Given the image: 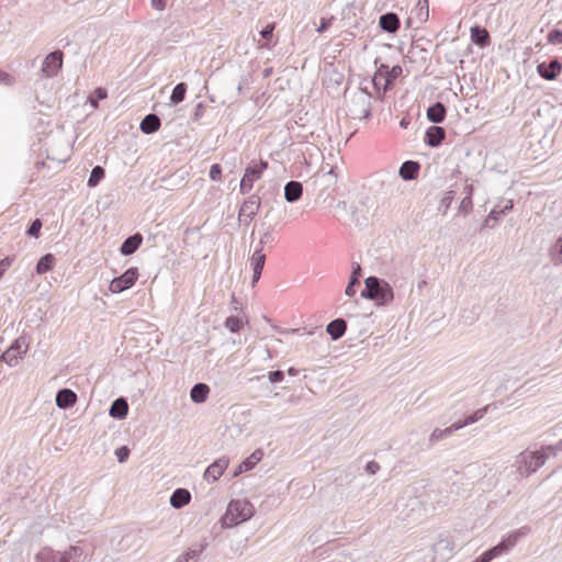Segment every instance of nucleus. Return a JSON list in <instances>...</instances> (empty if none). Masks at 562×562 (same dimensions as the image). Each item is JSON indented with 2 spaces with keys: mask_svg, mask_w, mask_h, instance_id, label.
<instances>
[{
  "mask_svg": "<svg viewBox=\"0 0 562 562\" xmlns=\"http://www.w3.org/2000/svg\"><path fill=\"white\" fill-rule=\"evenodd\" d=\"M276 243V235L273 232V227L269 226L267 231L261 235L258 247L256 249L263 250L265 246H272Z\"/></svg>",
  "mask_w": 562,
  "mask_h": 562,
  "instance_id": "ea45409f",
  "label": "nucleus"
},
{
  "mask_svg": "<svg viewBox=\"0 0 562 562\" xmlns=\"http://www.w3.org/2000/svg\"><path fill=\"white\" fill-rule=\"evenodd\" d=\"M486 413H487V406L475 411L473 414H471L467 418H464L462 420H458L457 423H458V425H462V428H463L468 425L479 422L480 419H482L485 416Z\"/></svg>",
  "mask_w": 562,
  "mask_h": 562,
  "instance_id": "79ce46f5",
  "label": "nucleus"
},
{
  "mask_svg": "<svg viewBox=\"0 0 562 562\" xmlns=\"http://www.w3.org/2000/svg\"><path fill=\"white\" fill-rule=\"evenodd\" d=\"M454 194L456 192L453 190L447 191L440 201V205L443 206L446 210L449 209L454 199Z\"/></svg>",
  "mask_w": 562,
  "mask_h": 562,
  "instance_id": "052dcab7",
  "label": "nucleus"
},
{
  "mask_svg": "<svg viewBox=\"0 0 562 562\" xmlns=\"http://www.w3.org/2000/svg\"><path fill=\"white\" fill-rule=\"evenodd\" d=\"M137 278V268H130L123 274L114 277L111 281H136Z\"/></svg>",
  "mask_w": 562,
  "mask_h": 562,
  "instance_id": "de8ad7c7",
  "label": "nucleus"
},
{
  "mask_svg": "<svg viewBox=\"0 0 562 562\" xmlns=\"http://www.w3.org/2000/svg\"><path fill=\"white\" fill-rule=\"evenodd\" d=\"M528 532L527 528H521L510 532L507 537L503 538L496 546L490 548L483 552L474 562H491L493 559L507 553L512 548L516 546L518 540L526 536Z\"/></svg>",
  "mask_w": 562,
  "mask_h": 562,
  "instance_id": "39448f33",
  "label": "nucleus"
},
{
  "mask_svg": "<svg viewBox=\"0 0 562 562\" xmlns=\"http://www.w3.org/2000/svg\"><path fill=\"white\" fill-rule=\"evenodd\" d=\"M528 532L527 528H521L510 532L507 537L503 538L496 546L490 548L483 552L474 562H491L493 559L507 553L512 548L516 546L518 540L526 536Z\"/></svg>",
  "mask_w": 562,
  "mask_h": 562,
  "instance_id": "0eeeda50",
  "label": "nucleus"
},
{
  "mask_svg": "<svg viewBox=\"0 0 562 562\" xmlns=\"http://www.w3.org/2000/svg\"><path fill=\"white\" fill-rule=\"evenodd\" d=\"M548 456L542 448L540 451H524L518 454L516 464L521 475L528 476L541 468Z\"/></svg>",
  "mask_w": 562,
  "mask_h": 562,
  "instance_id": "6e6552de",
  "label": "nucleus"
},
{
  "mask_svg": "<svg viewBox=\"0 0 562 562\" xmlns=\"http://www.w3.org/2000/svg\"><path fill=\"white\" fill-rule=\"evenodd\" d=\"M191 501V494L186 488H177L170 496V505L176 508L180 509L189 502Z\"/></svg>",
  "mask_w": 562,
  "mask_h": 562,
  "instance_id": "cd10ccee",
  "label": "nucleus"
},
{
  "mask_svg": "<svg viewBox=\"0 0 562 562\" xmlns=\"http://www.w3.org/2000/svg\"><path fill=\"white\" fill-rule=\"evenodd\" d=\"M42 226V221L40 218H35L26 229V235L30 237L38 238Z\"/></svg>",
  "mask_w": 562,
  "mask_h": 562,
  "instance_id": "09e8293b",
  "label": "nucleus"
},
{
  "mask_svg": "<svg viewBox=\"0 0 562 562\" xmlns=\"http://www.w3.org/2000/svg\"><path fill=\"white\" fill-rule=\"evenodd\" d=\"M36 558L38 562H63L59 551H53L47 548L40 551Z\"/></svg>",
  "mask_w": 562,
  "mask_h": 562,
  "instance_id": "e433bc0d",
  "label": "nucleus"
},
{
  "mask_svg": "<svg viewBox=\"0 0 562 562\" xmlns=\"http://www.w3.org/2000/svg\"><path fill=\"white\" fill-rule=\"evenodd\" d=\"M259 190L262 191L261 195L251 194L240 205L238 220L246 226L249 225L258 214L261 203H266L269 195L273 198L279 193V186L274 182H270L268 188L261 186Z\"/></svg>",
  "mask_w": 562,
  "mask_h": 562,
  "instance_id": "f03ea898",
  "label": "nucleus"
},
{
  "mask_svg": "<svg viewBox=\"0 0 562 562\" xmlns=\"http://www.w3.org/2000/svg\"><path fill=\"white\" fill-rule=\"evenodd\" d=\"M26 349H27L26 346H24V348H22V344L18 339L11 345V347L8 350H5L1 355L0 359L2 361H4L5 363H8L10 367H14L18 364V362L22 358V356L26 352Z\"/></svg>",
  "mask_w": 562,
  "mask_h": 562,
  "instance_id": "4468645a",
  "label": "nucleus"
},
{
  "mask_svg": "<svg viewBox=\"0 0 562 562\" xmlns=\"http://www.w3.org/2000/svg\"><path fill=\"white\" fill-rule=\"evenodd\" d=\"M134 283H104L108 291L112 294H119L130 289Z\"/></svg>",
  "mask_w": 562,
  "mask_h": 562,
  "instance_id": "8fccbe9b",
  "label": "nucleus"
},
{
  "mask_svg": "<svg viewBox=\"0 0 562 562\" xmlns=\"http://www.w3.org/2000/svg\"><path fill=\"white\" fill-rule=\"evenodd\" d=\"M461 428H462V425H458V423L456 422L445 429H439V428L434 429V431L430 434V437H429V446H434L438 441H441V440L450 437L454 431H457Z\"/></svg>",
  "mask_w": 562,
  "mask_h": 562,
  "instance_id": "4be33fe9",
  "label": "nucleus"
},
{
  "mask_svg": "<svg viewBox=\"0 0 562 562\" xmlns=\"http://www.w3.org/2000/svg\"><path fill=\"white\" fill-rule=\"evenodd\" d=\"M419 169L417 161L406 160L400 167L398 175L403 180H414L418 177Z\"/></svg>",
  "mask_w": 562,
  "mask_h": 562,
  "instance_id": "5701e85b",
  "label": "nucleus"
},
{
  "mask_svg": "<svg viewBox=\"0 0 562 562\" xmlns=\"http://www.w3.org/2000/svg\"><path fill=\"white\" fill-rule=\"evenodd\" d=\"M528 532L527 528H521L510 532L507 537L503 538L496 546L490 548L483 552L474 562H491L493 559L507 553L512 548L516 546L518 540L526 536Z\"/></svg>",
  "mask_w": 562,
  "mask_h": 562,
  "instance_id": "20e7f679",
  "label": "nucleus"
},
{
  "mask_svg": "<svg viewBox=\"0 0 562 562\" xmlns=\"http://www.w3.org/2000/svg\"><path fill=\"white\" fill-rule=\"evenodd\" d=\"M347 323L341 317L331 321L326 327V331L333 340L340 339L345 335Z\"/></svg>",
  "mask_w": 562,
  "mask_h": 562,
  "instance_id": "a878e982",
  "label": "nucleus"
},
{
  "mask_svg": "<svg viewBox=\"0 0 562 562\" xmlns=\"http://www.w3.org/2000/svg\"><path fill=\"white\" fill-rule=\"evenodd\" d=\"M266 255L261 252V249H255L251 257L252 265V277L251 281H259L261 272L263 270Z\"/></svg>",
  "mask_w": 562,
  "mask_h": 562,
  "instance_id": "bb28decb",
  "label": "nucleus"
},
{
  "mask_svg": "<svg viewBox=\"0 0 562 562\" xmlns=\"http://www.w3.org/2000/svg\"><path fill=\"white\" fill-rule=\"evenodd\" d=\"M270 383H279L282 382L284 379V372L281 370L270 371L267 375Z\"/></svg>",
  "mask_w": 562,
  "mask_h": 562,
  "instance_id": "4d7b16f0",
  "label": "nucleus"
},
{
  "mask_svg": "<svg viewBox=\"0 0 562 562\" xmlns=\"http://www.w3.org/2000/svg\"><path fill=\"white\" fill-rule=\"evenodd\" d=\"M83 551L79 546H71L68 550L60 552L63 562H79Z\"/></svg>",
  "mask_w": 562,
  "mask_h": 562,
  "instance_id": "72a5a7b5",
  "label": "nucleus"
},
{
  "mask_svg": "<svg viewBox=\"0 0 562 562\" xmlns=\"http://www.w3.org/2000/svg\"><path fill=\"white\" fill-rule=\"evenodd\" d=\"M379 25L387 33H395L400 29V18L396 13L387 12L380 16Z\"/></svg>",
  "mask_w": 562,
  "mask_h": 562,
  "instance_id": "aec40b11",
  "label": "nucleus"
},
{
  "mask_svg": "<svg viewBox=\"0 0 562 562\" xmlns=\"http://www.w3.org/2000/svg\"><path fill=\"white\" fill-rule=\"evenodd\" d=\"M63 57L64 55L60 50L49 53L42 64L41 72L47 78L56 76L61 69Z\"/></svg>",
  "mask_w": 562,
  "mask_h": 562,
  "instance_id": "9b49d317",
  "label": "nucleus"
},
{
  "mask_svg": "<svg viewBox=\"0 0 562 562\" xmlns=\"http://www.w3.org/2000/svg\"><path fill=\"white\" fill-rule=\"evenodd\" d=\"M243 319L238 316H229L225 321V327L232 333H238L241 328Z\"/></svg>",
  "mask_w": 562,
  "mask_h": 562,
  "instance_id": "a18cd8bd",
  "label": "nucleus"
},
{
  "mask_svg": "<svg viewBox=\"0 0 562 562\" xmlns=\"http://www.w3.org/2000/svg\"><path fill=\"white\" fill-rule=\"evenodd\" d=\"M105 170L101 166H95L92 168L90 177L88 179V187L94 188L97 187L104 178Z\"/></svg>",
  "mask_w": 562,
  "mask_h": 562,
  "instance_id": "4c0bfd02",
  "label": "nucleus"
},
{
  "mask_svg": "<svg viewBox=\"0 0 562 562\" xmlns=\"http://www.w3.org/2000/svg\"><path fill=\"white\" fill-rule=\"evenodd\" d=\"M187 89L188 86L184 82L176 85L170 95V102L175 105L182 102L186 98Z\"/></svg>",
  "mask_w": 562,
  "mask_h": 562,
  "instance_id": "c9c22d12",
  "label": "nucleus"
},
{
  "mask_svg": "<svg viewBox=\"0 0 562 562\" xmlns=\"http://www.w3.org/2000/svg\"><path fill=\"white\" fill-rule=\"evenodd\" d=\"M432 551L435 555L438 557V561L443 562L450 559L453 551V544L449 539L441 538L432 546Z\"/></svg>",
  "mask_w": 562,
  "mask_h": 562,
  "instance_id": "dca6fc26",
  "label": "nucleus"
},
{
  "mask_svg": "<svg viewBox=\"0 0 562 562\" xmlns=\"http://www.w3.org/2000/svg\"><path fill=\"white\" fill-rule=\"evenodd\" d=\"M160 127V119L156 114H147L140 122L139 128L144 134H153Z\"/></svg>",
  "mask_w": 562,
  "mask_h": 562,
  "instance_id": "c756f323",
  "label": "nucleus"
},
{
  "mask_svg": "<svg viewBox=\"0 0 562 562\" xmlns=\"http://www.w3.org/2000/svg\"><path fill=\"white\" fill-rule=\"evenodd\" d=\"M550 256L555 265H562V237H559L550 248Z\"/></svg>",
  "mask_w": 562,
  "mask_h": 562,
  "instance_id": "37998d69",
  "label": "nucleus"
},
{
  "mask_svg": "<svg viewBox=\"0 0 562 562\" xmlns=\"http://www.w3.org/2000/svg\"><path fill=\"white\" fill-rule=\"evenodd\" d=\"M473 209V201L471 196H464L460 203L459 212H463L464 215L469 214Z\"/></svg>",
  "mask_w": 562,
  "mask_h": 562,
  "instance_id": "864d4df0",
  "label": "nucleus"
},
{
  "mask_svg": "<svg viewBox=\"0 0 562 562\" xmlns=\"http://www.w3.org/2000/svg\"><path fill=\"white\" fill-rule=\"evenodd\" d=\"M268 168V162L261 160L259 164L250 165L245 169L244 176L239 183V192L241 194H248L254 183L259 180L263 171Z\"/></svg>",
  "mask_w": 562,
  "mask_h": 562,
  "instance_id": "9d476101",
  "label": "nucleus"
},
{
  "mask_svg": "<svg viewBox=\"0 0 562 562\" xmlns=\"http://www.w3.org/2000/svg\"><path fill=\"white\" fill-rule=\"evenodd\" d=\"M109 414L116 419H124L128 414V404L124 397H117L110 406Z\"/></svg>",
  "mask_w": 562,
  "mask_h": 562,
  "instance_id": "393cba45",
  "label": "nucleus"
},
{
  "mask_svg": "<svg viewBox=\"0 0 562 562\" xmlns=\"http://www.w3.org/2000/svg\"><path fill=\"white\" fill-rule=\"evenodd\" d=\"M273 30H274V25L273 24L266 25L261 30V32H260L261 37L267 40V41H270L272 38V35H273Z\"/></svg>",
  "mask_w": 562,
  "mask_h": 562,
  "instance_id": "680f3d73",
  "label": "nucleus"
},
{
  "mask_svg": "<svg viewBox=\"0 0 562 562\" xmlns=\"http://www.w3.org/2000/svg\"><path fill=\"white\" fill-rule=\"evenodd\" d=\"M261 450H255L248 458H246L234 471L233 477L240 475L244 472L250 471L262 458Z\"/></svg>",
  "mask_w": 562,
  "mask_h": 562,
  "instance_id": "6ab92c4d",
  "label": "nucleus"
},
{
  "mask_svg": "<svg viewBox=\"0 0 562 562\" xmlns=\"http://www.w3.org/2000/svg\"><path fill=\"white\" fill-rule=\"evenodd\" d=\"M143 243V236L139 233H136L130 237H127L121 245L120 251L124 256H130L134 254Z\"/></svg>",
  "mask_w": 562,
  "mask_h": 562,
  "instance_id": "412c9836",
  "label": "nucleus"
},
{
  "mask_svg": "<svg viewBox=\"0 0 562 562\" xmlns=\"http://www.w3.org/2000/svg\"><path fill=\"white\" fill-rule=\"evenodd\" d=\"M366 286L361 291V296L373 301L376 305H386L393 297V290L390 283H364Z\"/></svg>",
  "mask_w": 562,
  "mask_h": 562,
  "instance_id": "1a4fd4ad",
  "label": "nucleus"
},
{
  "mask_svg": "<svg viewBox=\"0 0 562 562\" xmlns=\"http://www.w3.org/2000/svg\"><path fill=\"white\" fill-rule=\"evenodd\" d=\"M414 13L419 23H425L429 18V0H417Z\"/></svg>",
  "mask_w": 562,
  "mask_h": 562,
  "instance_id": "473e14b6",
  "label": "nucleus"
},
{
  "mask_svg": "<svg viewBox=\"0 0 562 562\" xmlns=\"http://www.w3.org/2000/svg\"><path fill=\"white\" fill-rule=\"evenodd\" d=\"M425 496H427L425 484L418 483L407 486L396 501V509L402 518L412 521L422 518L427 513L423 505L426 502Z\"/></svg>",
  "mask_w": 562,
  "mask_h": 562,
  "instance_id": "f257e3e1",
  "label": "nucleus"
},
{
  "mask_svg": "<svg viewBox=\"0 0 562 562\" xmlns=\"http://www.w3.org/2000/svg\"><path fill=\"white\" fill-rule=\"evenodd\" d=\"M425 491L427 496H425V503H423L426 512L435 510L437 508V504L440 503L439 501V493L438 490L435 488L431 485H425Z\"/></svg>",
  "mask_w": 562,
  "mask_h": 562,
  "instance_id": "2f4dec72",
  "label": "nucleus"
},
{
  "mask_svg": "<svg viewBox=\"0 0 562 562\" xmlns=\"http://www.w3.org/2000/svg\"><path fill=\"white\" fill-rule=\"evenodd\" d=\"M303 194V184L291 180L284 186V199L289 203L297 202Z\"/></svg>",
  "mask_w": 562,
  "mask_h": 562,
  "instance_id": "a211bd4d",
  "label": "nucleus"
},
{
  "mask_svg": "<svg viewBox=\"0 0 562 562\" xmlns=\"http://www.w3.org/2000/svg\"><path fill=\"white\" fill-rule=\"evenodd\" d=\"M229 464V459L226 458V457H222L217 460H215L213 463H211L203 476L204 479L207 481V482H216L221 476L222 474L225 472V470L227 469Z\"/></svg>",
  "mask_w": 562,
  "mask_h": 562,
  "instance_id": "ddd939ff",
  "label": "nucleus"
},
{
  "mask_svg": "<svg viewBox=\"0 0 562 562\" xmlns=\"http://www.w3.org/2000/svg\"><path fill=\"white\" fill-rule=\"evenodd\" d=\"M471 41L483 48L490 45L491 36L484 27L473 26L471 29Z\"/></svg>",
  "mask_w": 562,
  "mask_h": 562,
  "instance_id": "c85d7f7f",
  "label": "nucleus"
},
{
  "mask_svg": "<svg viewBox=\"0 0 562 562\" xmlns=\"http://www.w3.org/2000/svg\"><path fill=\"white\" fill-rule=\"evenodd\" d=\"M209 176L211 180L213 181H221L222 180V167L218 164H214L210 168Z\"/></svg>",
  "mask_w": 562,
  "mask_h": 562,
  "instance_id": "5fc2aeb1",
  "label": "nucleus"
},
{
  "mask_svg": "<svg viewBox=\"0 0 562 562\" xmlns=\"http://www.w3.org/2000/svg\"><path fill=\"white\" fill-rule=\"evenodd\" d=\"M254 506L247 499H233L228 503L226 513L222 518V526L232 528L249 520L254 516Z\"/></svg>",
  "mask_w": 562,
  "mask_h": 562,
  "instance_id": "7ed1b4c3",
  "label": "nucleus"
},
{
  "mask_svg": "<svg viewBox=\"0 0 562 562\" xmlns=\"http://www.w3.org/2000/svg\"><path fill=\"white\" fill-rule=\"evenodd\" d=\"M203 551V547H196L189 549L184 554L177 559V562H198L200 554Z\"/></svg>",
  "mask_w": 562,
  "mask_h": 562,
  "instance_id": "a19ab883",
  "label": "nucleus"
},
{
  "mask_svg": "<svg viewBox=\"0 0 562 562\" xmlns=\"http://www.w3.org/2000/svg\"><path fill=\"white\" fill-rule=\"evenodd\" d=\"M232 310L235 312H239L243 310V303L236 296L235 292L232 293Z\"/></svg>",
  "mask_w": 562,
  "mask_h": 562,
  "instance_id": "0e129e2a",
  "label": "nucleus"
},
{
  "mask_svg": "<svg viewBox=\"0 0 562 562\" xmlns=\"http://www.w3.org/2000/svg\"><path fill=\"white\" fill-rule=\"evenodd\" d=\"M537 74L544 80L552 81L558 78L562 71V63L559 58H553L549 63L542 61L537 65Z\"/></svg>",
  "mask_w": 562,
  "mask_h": 562,
  "instance_id": "f8f14e48",
  "label": "nucleus"
},
{
  "mask_svg": "<svg viewBox=\"0 0 562 562\" xmlns=\"http://www.w3.org/2000/svg\"><path fill=\"white\" fill-rule=\"evenodd\" d=\"M150 3L154 9L162 11L166 8L167 0H150Z\"/></svg>",
  "mask_w": 562,
  "mask_h": 562,
  "instance_id": "338daca9",
  "label": "nucleus"
},
{
  "mask_svg": "<svg viewBox=\"0 0 562 562\" xmlns=\"http://www.w3.org/2000/svg\"><path fill=\"white\" fill-rule=\"evenodd\" d=\"M447 115V109L443 103L436 102L427 109V119L435 124L442 123Z\"/></svg>",
  "mask_w": 562,
  "mask_h": 562,
  "instance_id": "b1692460",
  "label": "nucleus"
},
{
  "mask_svg": "<svg viewBox=\"0 0 562 562\" xmlns=\"http://www.w3.org/2000/svg\"><path fill=\"white\" fill-rule=\"evenodd\" d=\"M210 387L205 383H196L190 391V397L192 402L196 404L204 403L207 400Z\"/></svg>",
  "mask_w": 562,
  "mask_h": 562,
  "instance_id": "7c9ffc66",
  "label": "nucleus"
},
{
  "mask_svg": "<svg viewBox=\"0 0 562 562\" xmlns=\"http://www.w3.org/2000/svg\"><path fill=\"white\" fill-rule=\"evenodd\" d=\"M543 449H544V452L547 453L548 458L550 456H557L558 452L562 451V439L559 440L554 445H549L547 447H543Z\"/></svg>",
  "mask_w": 562,
  "mask_h": 562,
  "instance_id": "6e6d98bb",
  "label": "nucleus"
},
{
  "mask_svg": "<svg viewBox=\"0 0 562 562\" xmlns=\"http://www.w3.org/2000/svg\"><path fill=\"white\" fill-rule=\"evenodd\" d=\"M115 456L120 463L125 462L130 457V449L126 446H122L115 450Z\"/></svg>",
  "mask_w": 562,
  "mask_h": 562,
  "instance_id": "13d9d810",
  "label": "nucleus"
},
{
  "mask_svg": "<svg viewBox=\"0 0 562 562\" xmlns=\"http://www.w3.org/2000/svg\"><path fill=\"white\" fill-rule=\"evenodd\" d=\"M362 277V269L361 266L357 262H352V270L349 277L348 281H359V279Z\"/></svg>",
  "mask_w": 562,
  "mask_h": 562,
  "instance_id": "bf43d9fd",
  "label": "nucleus"
},
{
  "mask_svg": "<svg viewBox=\"0 0 562 562\" xmlns=\"http://www.w3.org/2000/svg\"><path fill=\"white\" fill-rule=\"evenodd\" d=\"M56 405L61 409L72 407L77 402V394L70 389H61L56 394Z\"/></svg>",
  "mask_w": 562,
  "mask_h": 562,
  "instance_id": "f3484780",
  "label": "nucleus"
},
{
  "mask_svg": "<svg viewBox=\"0 0 562 562\" xmlns=\"http://www.w3.org/2000/svg\"><path fill=\"white\" fill-rule=\"evenodd\" d=\"M55 257L52 254L44 255L36 265V272L42 274L49 270H52L54 263H55Z\"/></svg>",
  "mask_w": 562,
  "mask_h": 562,
  "instance_id": "f704fd0d",
  "label": "nucleus"
},
{
  "mask_svg": "<svg viewBox=\"0 0 562 562\" xmlns=\"http://www.w3.org/2000/svg\"><path fill=\"white\" fill-rule=\"evenodd\" d=\"M361 285V283H348L347 288H346V294L348 296H352L356 294L357 292V288Z\"/></svg>",
  "mask_w": 562,
  "mask_h": 562,
  "instance_id": "774afa93",
  "label": "nucleus"
},
{
  "mask_svg": "<svg viewBox=\"0 0 562 562\" xmlns=\"http://www.w3.org/2000/svg\"><path fill=\"white\" fill-rule=\"evenodd\" d=\"M353 101L362 106V119H369L371 116L370 109V97L363 93H359L353 98Z\"/></svg>",
  "mask_w": 562,
  "mask_h": 562,
  "instance_id": "58836bf2",
  "label": "nucleus"
},
{
  "mask_svg": "<svg viewBox=\"0 0 562 562\" xmlns=\"http://www.w3.org/2000/svg\"><path fill=\"white\" fill-rule=\"evenodd\" d=\"M446 138V131L441 126H429L426 130L424 142L429 147H439Z\"/></svg>",
  "mask_w": 562,
  "mask_h": 562,
  "instance_id": "2eb2a0df",
  "label": "nucleus"
},
{
  "mask_svg": "<svg viewBox=\"0 0 562 562\" xmlns=\"http://www.w3.org/2000/svg\"><path fill=\"white\" fill-rule=\"evenodd\" d=\"M13 82L14 79L9 72L0 70V83L4 86H11Z\"/></svg>",
  "mask_w": 562,
  "mask_h": 562,
  "instance_id": "e2e57ef3",
  "label": "nucleus"
},
{
  "mask_svg": "<svg viewBox=\"0 0 562 562\" xmlns=\"http://www.w3.org/2000/svg\"><path fill=\"white\" fill-rule=\"evenodd\" d=\"M106 97L108 92L104 88H97L89 97V102L94 109H97L99 101L105 99Z\"/></svg>",
  "mask_w": 562,
  "mask_h": 562,
  "instance_id": "49530a36",
  "label": "nucleus"
},
{
  "mask_svg": "<svg viewBox=\"0 0 562 562\" xmlns=\"http://www.w3.org/2000/svg\"><path fill=\"white\" fill-rule=\"evenodd\" d=\"M379 470H380V464L375 461H369L366 464V471H367V473H369L371 475L375 474Z\"/></svg>",
  "mask_w": 562,
  "mask_h": 562,
  "instance_id": "69168bd1",
  "label": "nucleus"
},
{
  "mask_svg": "<svg viewBox=\"0 0 562 562\" xmlns=\"http://www.w3.org/2000/svg\"><path fill=\"white\" fill-rule=\"evenodd\" d=\"M402 67L396 65V66H393L386 74V77H385V82L386 85H391L397 77H400L402 75Z\"/></svg>",
  "mask_w": 562,
  "mask_h": 562,
  "instance_id": "603ef678",
  "label": "nucleus"
},
{
  "mask_svg": "<svg viewBox=\"0 0 562 562\" xmlns=\"http://www.w3.org/2000/svg\"><path fill=\"white\" fill-rule=\"evenodd\" d=\"M502 215L504 214L499 213V205L494 206L485 218L481 229L484 227H494L495 223L499 221Z\"/></svg>",
  "mask_w": 562,
  "mask_h": 562,
  "instance_id": "c03bdc74",
  "label": "nucleus"
},
{
  "mask_svg": "<svg viewBox=\"0 0 562 562\" xmlns=\"http://www.w3.org/2000/svg\"><path fill=\"white\" fill-rule=\"evenodd\" d=\"M528 532L527 528H521L510 532L507 537L503 538L496 546L490 548L483 552L474 562H491L493 559L507 553L512 548L516 546L518 540L526 536Z\"/></svg>",
  "mask_w": 562,
  "mask_h": 562,
  "instance_id": "423d86ee",
  "label": "nucleus"
},
{
  "mask_svg": "<svg viewBox=\"0 0 562 562\" xmlns=\"http://www.w3.org/2000/svg\"><path fill=\"white\" fill-rule=\"evenodd\" d=\"M547 40L552 45H562V31L559 29L551 30L547 35Z\"/></svg>",
  "mask_w": 562,
  "mask_h": 562,
  "instance_id": "3c124183",
  "label": "nucleus"
}]
</instances>
